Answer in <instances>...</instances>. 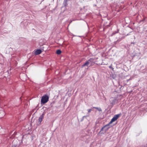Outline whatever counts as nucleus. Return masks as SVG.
<instances>
[{
	"label": "nucleus",
	"mask_w": 147,
	"mask_h": 147,
	"mask_svg": "<svg viewBox=\"0 0 147 147\" xmlns=\"http://www.w3.org/2000/svg\"><path fill=\"white\" fill-rule=\"evenodd\" d=\"M109 68H110L111 69H113V68H112L111 65L110 66H109Z\"/></svg>",
	"instance_id": "9b49d317"
},
{
	"label": "nucleus",
	"mask_w": 147,
	"mask_h": 147,
	"mask_svg": "<svg viewBox=\"0 0 147 147\" xmlns=\"http://www.w3.org/2000/svg\"><path fill=\"white\" fill-rule=\"evenodd\" d=\"M93 61L94 59L92 58H90L88 60V61L89 62V63H93Z\"/></svg>",
	"instance_id": "0eeeda50"
},
{
	"label": "nucleus",
	"mask_w": 147,
	"mask_h": 147,
	"mask_svg": "<svg viewBox=\"0 0 147 147\" xmlns=\"http://www.w3.org/2000/svg\"><path fill=\"white\" fill-rule=\"evenodd\" d=\"M49 97L47 95L43 96L41 98V104H45L47 103L49 100Z\"/></svg>",
	"instance_id": "f257e3e1"
},
{
	"label": "nucleus",
	"mask_w": 147,
	"mask_h": 147,
	"mask_svg": "<svg viewBox=\"0 0 147 147\" xmlns=\"http://www.w3.org/2000/svg\"><path fill=\"white\" fill-rule=\"evenodd\" d=\"M88 113H90L92 111V109H89L88 110Z\"/></svg>",
	"instance_id": "9d476101"
},
{
	"label": "nucleus",
	"mask_w": 147,
	"mask_h": 147,
	"mask_svg": "<svg viewBox=\"0 0 147 147\" xmlns=\"http://www.w3.org/2000/svg\"><path fill=\"white\" fill-rule=\"evenodd\" d=\"M42 52V51L40 49H37L35 52V54L38 55L40 54Z\"/></svg>",
	"instance_id": "39448f33"
},
{
	"label": "nucleus",
	"mask_w": 147,
	"mask_h": 147,
	"mask_svg": "<svg viewBox=\"0 0 147 147\" xmlns=\"http://www.w3.org/2000/svg\"><path fill=\"white\" fill-rule=\"evenodd\" d=\"M119 116V114L115 115L114 117L111 119V121L109 123V124H111L113 122H114L118 118Z\"/></svg>",
	"instance_id": "f03ea898"
},
{
	"label": "nucleus",
	"mask_w": 147,
	"mask_h": 147,
	"mask_svg": "<svg viewBox=\"0 0 147 147\" xmlns=\"http://www.w3.org/2000/svg\"><path fill=\"white\" fill-rule=\"evenodd\" d=\"M56 53L58 55L60 54L61 53V51L60 50H58L57 51Z\"/></svg>",
	"instance_id": "1a4fd4ad"
},
{
	"label": "nucleus",
	"mask_w": 147,
	"mask_h": 147,
	"mask_svg": "<svg viewBox=\"0 0 147 147\" xmlns=\"http://www.w3.org/2000/svg\"><path fill=\"white\" fill-rule=\"evenodd\" d=\"M89 62L88 61H87L82 66V67L83 68L86 66H87L89 64Z\"/></svg>",
	"instance_id": "423d86ee"
},
{
	"label": "nucleus",
	"mask_w": 147,
	"mask_h": 147,
	"mask_svg": "<svg viewBox=\"0 0 147 147\" xmlns=\"http://www.w3.org/2000/svg\"><path fill=\"white\" fill-rule=\"evenodd\" d=\"M110 124H109V123L103 127L100 130V131H102V130H103V129L105 131V132L107 131H108V129L110 128V127H109V125Z\"/></svg>",
	"instance_id": "7ed1b4c3"
},
{
	"label": "nucleus",
	"mask_w": 147,
	"mask_h": 147,
	"mask_svg": "<svg viewBox=\"0 0 147 147\" xmlns=\"http://www.w3.org/2000/svg\"><path fill=\"white\" fill-rule=\"evenodd\" d=\"M93 108H94V109H96L99 111H102V109L100 108H98V107H93Z\"/></svg>",
	"instance_id": "6e6552de"
},
{
	"label": "nucleus",
	"mask_w": 147,
	"mask_h": 147,
	"mask_svg": "<svg viewBox=\"0 0 147 147\" xmlns=\"http://www.w3.org/2000/svg\"><path fill=\"white\" fill-rule=\"evenodd\" d=\"M44 115L43 114H42L39 118V119H38V122H39V124H40L41 123V122L42 121V119H43Z\"/></svg>",
	"instance_id": "20e7f679"
}]
</instances>
